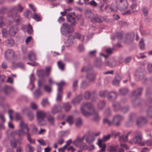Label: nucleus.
I'll use <instances>...</instances> for the list:
<instances>
[{
    "instance_id": "obj_20",
    "label": "nucleus",
    "mask_w": 152,
    "mask_h": 152,
    "mask_svg": "<svg viewBox=\"0 0 152 152\" xmlns=\"http://www.w3.org/2000/svg\"><path fill=\"white\" fill-rule=\"evenodd\" d=\"M129 91L128 89L126 88H121L119 90L118 94L121 95H124L127 94Z\"/></svg>"
},
{
    "instance_id": "obj_29",
    "label": "nucleus",
    "mask_w": 152,
    "mask_h": 152,
    "mask_svg": "<svg viewBox=\"0 0 152 152\" xmlns=\"http://www.w3.org/2000/svg\"><path fill=\"white\" fill-rule=\"evenodd\" d=\"M118 145L109 146L107 147V150L110 152H115L118 148Z\"/></svg>"
},
{
    "instance_id": "obj_55",
    "label": "nucleus",
    "mask_w": 152,
    "mask_h": 152,
    "mask_svg": "<svg viewBox=\"0 0 152 152\" xmlns=\"http://www.w3.org/2000/svg\"><path fill=\"white\" fill-rule=\"evenodd\" d=\"M11 146L13 148H15L17 147V141L16 140L13 139L11 142Z\"/></svg>"
},
{
    "instance_id": "obj_48",
    "label": "nucleus",
    "mask_w": 152,
    "mask_h": 152,
    "mask_svg": "<svg viewBox=\"0 0 152 152\" xmlns=\"http://www.w3.org/2000/svg\"><path fill=\"white\" fill-rule=\"evenodd\" d=\"M142 145H147L149 146H152V139L147 140L145 143H142Z\"/></svg>"
},
{
    "instance_id": "obj_50",
    "label": "nucleus",
    "mask_w": 152,
    "mask_h": 152,
    "mask_svg": "<svg viewBox=\"0 0 152 152\" xmlns=\"http://www.w3.org/2000/svg\"><path fill=\"white\" fill-rule=\"evenodd\" d=\"M142 11L144 15L145 16H146L148 14V8L145 7H143L142 8Z\"/></svg>"
},
{
    "instance_id": "obj_15",
    "label": "nucleus",
    "mask_w": 152,
    "mask_h": 152,
    "mask_svg": "<svg viewBox=\"0 0 152 152\" xmlns=\"http://www.w3.org/2000/svg\"><path fill=\"white\" fill-rule=\"evenodd\" d=\"M133 123V114L131 113L129 114L127 120L126 124L127 126H132Z\"/></svg>"
},
{
    "instance_id": "obj_64",
    "label": "nucleus",
    "mask_w": 152,
    "mask_h": 152,
    "mask_svg": "<svg viewBox=\"0 0 152 152\" xmlns=\"http://www.w3.org/2000/svg\"><path fill=\"white\" fill-rule=\"evenodd\" d=\"M90 93L88 91L85 92L84 94V97L86 99H88L90 97Z\"/></svg>"
},
{
    "instance_id": "obj_27",
    "label": "nucleus",
    "mask_w": 152,
    "mask_h": 152,
    "mask_svg": "<svg viewBox=\"0 0 152 152\" xmlns=\"http://www.w3.org/2000/svg\"><path fill=\"white\" fill-rule=\"evenodd\" d=\"M82 99V96L80 95L77 96L75 98L73 99L72 101L73 104H75L79 103Z\"/></svg>"
},
{
    "instance_id": "obj_56",
    "label": "nucleus",
    "mask_w": 152,
    "mask_h": 152,
    "mask_svg": "<svg viewBox=\"0 0 152 152\" xmlns=\"http://www.w3.org/2000/svg\"><path fill=\"white\" fill-rule=\"evenodd\" d=\"M110 115V111L109 108L106 110L104 113V115L105 117H108Z\"/></svg>"
},
{
    "instance_id": "obj_7",
    "label": "nucleus",
    "mask_w": 152,
    "mask_h": 152,
    "mask_svg": "<svg viewBox=\"0 0 152 152\" xmlns=\"http://www.w3.org/2000/svg\"><path fill=\"white\" fill-rule=\"evenodd\" d=\"M51 67L50 66L47 67L45 70H38L37 73L39 77H42L45 76H48L50 74Z\"/></svg>"
},
{
    "instance_id": "obj_26",
    "label": "nucleus",
    "mask_w": 152,
    "mask_h": 152,
    "mask_svg": "<svg viewBox=\"0 0 152 152\" xmlns=\"http://www.w3.org/2000/svg\"><path fill=\"white\" fill-rule=\"evenodd\" d=\"M25 149L27 152H34L35 149L30 144H27L25 147Z\"/></svg>"
},
{
    "instance_id": "obj_4",
    "label": "nucleus",
    "mask_w": 152,
    "mask_h": 152,
    "mask_svg": "<svg viewBox=\"0 0 152 152\" xmlns=\"http://www.w3.org/2000/svg\"><path fill=\"white\" fill-rule=\"evenodd\" d=\"M65 82L64 81H61L60 83H56V85L58 86V93L56 97V100L58 102H61L62 97V86L65 84Z\"/></svg>"
},
{
    "instance_id": "obj_1",
    "label": "nucleus",
    "mask_w": 152,
    "mask_h": 152,
    "mask_svg": "<svg viewBox=\"0 0 152 152\" xmlns=\"http://www.w3.org/2000/svg\"><path fill=\"white\" fill-rule=\"evenodd\" d=\"M87 107L88 109H91L93 108V106L91 103L84 102L83 103L80 107V110L82 114L86 117L89 116L91 115H94V119L95 121H99L100 117L99 115L97 113L96 111L94 109H93L92 112H89L86 110L84 108Z\"/></svg>"
},
{
    "instance_id": "obj_16",
    "label": "nucleus",
    "mask_w": 152,
    "mask_h": 152,
    "mask_svg": "<svg viewBox=\"0 0 152 152\" xmlns=\"http://www.w3.org/2000/svg\"><path fill=\"white\" fill-rule=\"evenodd\" d=\"M18 29L16 26H13L9 29V33L12 36H14L18 32Z\"/></svg>"
},
{
    "instance_id": "obj_60",
    "label": "nucleus",
    "mask_w": 152,
    "mask_h": 152,
    "mask_svg": "<svg viewBox=\"0 0 152 152\" xmlns=\"http://www.w3.org/2000/svg\"><path fill=\"white\" fill-rule=\"evenodd\" d=\"M27 32L29 34H31L33 31L32 26L30 25H29L27 27Z\"/></svg>"
},
{
    "instance_id": "obj_14",
    "label": "nucleus",
    "mask_w": 152,
    "mask_h": 152,
    "mask_svg": "<svg viewBox=\"0 0 152 152\" xmlns=\"http://www.w3.org/2000/svg\"><path fill=\"white\" fill-rule=\"evenodd\" d=\"M69 37L67 40L65 41V43L66 45V47H69L72 45L74 42L73 41L74 39V37L71 35H69Z\"/></svg>"
},
{
    "instance_id": "obj_63",
    "label": "nucleus",
    "mask_w": 152,
    "mask_h": 152,
    "mask_svg": "<svg viewBox=\"0 0 152 152\" xmlns=\"http://www.w3.org/2000/svg\"><path fill=\"white\" fill-rule=\"evenodd\" d=\"M2 34L4 37H6L7 36V31L5 28L2 29Z\"/></svg>"
},
{
    "instance_id": "obj_22",
    "label": "nucleus",
    "mask_w": 152,
    "mask_h": 152,
    "mask_svg": "<svg viewBox=\"0 0 152 152\" xmlns=\"http://www.w3.org/2000/svg\"><path fill=\"white\" fill-rule=\"evenodd\" d=\"M117 8H118L116 4V5H115L114 4H112L110 6H107L105 7L106 10H110L111 12L115 11Z\"/></svg>"
},
{
    "instance_id": "obj_42",
    "label": "nucleus",
    "mask_w": 152,
    "mask_h": 152,
    "mask_svg": "<svg viewBox=\"0 0 152 152\" xmlns=\"http://www.w3.org/2000/svg\"><path fill=\"white\" fill-rule=\"evenodd\" d=\"M30 106L34 110H37L38 108V104L34 102L31 103Z\"/></svg>"
},
{
    "instance_id": "obj_25",
    "label": "nucleus",
    "mask_w": 152,
    "mask_h": 152,
    "mask_svg": "<svg viewBox=\"0 0 152 152\" xmlns=\"http://www.w3.org/2000/svg\"><path fill=\"white\" fill-rule=\"evenodd\" d=\"M20 126L21 129L24 130L26 129L27 132H28L29 131V129L27 127V124L24 123L23 121H21L20 123Z\"/></svg>"
},
{
    "instance_id": "obj_49",
    "label": "nucleus",
    "mask_w": 152,
    "mask_h": 152,
    "mask_svg": "<svg viewBox=\"0 0 152 152\" xmlns=\"http://www.w3.org/2000/svg\"><path fill=\"white\" fill-rule=\"evenodd\" d=\"M139 46L140 49L143 50L144 49L145 45L143 39H141L140 41Z\"/></svg>"
},
{
    "instance_id": "obj_21",
    "label": "nucleus",
    "mask_w": 152,
    "mask_h": 152,
    "mask_svg": "<svg viewBox=\"0 0 152 152\" xmlns=\"http://www.w3.org/2000/svg\"><path fill=\"white\" fill-rule=\"evenodd\" d=\"M75 38L76 39H78L82 42L84 41L85 39H86V40L88 39L87 37H85L84 36H81L80 34L79 33H76L75 34Z\"/></svg>"
},
{
    "instance_id": "obj_19",
    "label": "nucleus",
    "mask_w": 152,
    "mask_h": 152,
    "mask_svg": "<svg viewBox=\"0 0 152 152\" xmlns=\"http://www.w3.org/2000/svg\"><path fill=\"white\" fill-rule=\"evenodd\" d=\"M121 80V77L119 75H116L113 81V85L116 86H118L119 84V82Z\"/></svg>"
},
{
    "instance_id": "obj_47",
    "label": "nucleus",
    "mask_w": 152,
    "mask_h": 152,
    "mask_svg": "<svg viewBox=\"0 0 152 152\" xmlns=\"http://www.w3.org/2000/svg\"><path fill=\"white\" fill-rule=\"evenodd\" d=\"M129 134H128V135ZM127 136H125L124 135H122L119 138V140L120 142L122 141L126 142L127 140Z\"/></svg>"
},
{
    "instance_id": "obj_61",
    "label": "nucleus",
    "mask_w": 152,
    "mask_h": 152,
    "mask_svg": "<svg viewBox=\"0 0 152 152\" xmlns=\"http://www.w3.org/2000/svg\"><path fill=\"white\" fill-rule=\"evenodd\" d=\"M142 92V89H139L136 90L134 93V96L135 95H140Z\"/></svg>"
},
{
    "instance_id": "obj_6",
    "label": "nucleus",
    "mask_w": 152,
    "mask_h": 152,
    "mask_svg": "<svg viewBox=\"0 0 152 152\" xmlns=\"http://www.w3.org/2000/svg\"><path fill=\"white\" fill-rule=\"evenodd\" d=\"M124 119V118L123 116L119 114H116L113 116V124L117 126H118L120 125L121 121Z\"/></svg>"
},
{
    "instance_id": "obj_37",
    "label": "nucleus",
    "mask_w": 152,
    "mask_h": 152,
    "mask_svg": "<svg viewBox=\"0 0 152 152\" xmlns=\"http://www.w3.org/2000/svg\"><path fill=\"white\" fill-rule=\"evenodd\" d=\"M71 107L69 104L68 103H65L63 104V108L65 109L66 111H67L69 110Z\"/></svg>"
},
{
    "instance_id": "obj_17",
    "label": "nucleus",
    "mask_w": 152,
    "mask_h": 152,
    "mask_svg": "<svg viewBox=\"0 0 152 152\" xmlns=\"http://www.w3.org/2000/svg\"><path fill=\"white\" fill-rule=\"evenodd\" d=\"M23 9V7L20 4H19L17 6H15L12 7L11 10L12 12H17L18 11L21 12Z\"/></svg>"
},
{
    "instance_id": "obj_2",
    "label": "nucleus",
    "mask_w": 152,
    "mask_h": 152,
    "mask_svg": "<svg viewBox=\"0 0 152 152\" xmlns=\"http://www.w3.org/2000/svg\"><path fill=\"white\" fill-rule=\"evenodd\" d=\"M47 115V113L43 111L39 110L37 112V121L39 125L43 126L46 124L45 118Z\"/></svg>"
},
{
    "instance_id": "obj_36",
    "label": "nucleus",
    "mask_w": 152,
    "mask_h": 152,
    "mask_svg": "<svg viewBox=\"0 0 152 152\" xmlns=\"http://www.w3.org/2000/svg\"><path fill=\"white\" fill-rule=\"evenodd\" d=\"M47 118L50 124L51 125L54 124V118L53 117L51 116L50 115H49L47 116Z\"/></svg>"
},
{
    "instance_id": "obj_30",
    "label": "nucleus",
    "mask_w": 152,
    "mask_h": 152,
    "mask_svg": "<svg viewBox=\"0 0 152 152\" xmlns=\"http://www.w3.org/2000/svg\"><path fill=\"white\" fill-rule=\"evenodd\" d=\"M5 43L8 46H12L14 44V40L11 38L8 39L6 40Z\"/></svg>"
},
{
    "instance_id": "obj_10",
    "label": "nucleus",
    "mask_w": 152,
    "mask_h": 152,
    "mask_svg": "<svg viewBox=\"0 0 152 152\" xmlns=\"http://www.w3.org/2000/svg\"><path fill=\"white\" fill-rule=\"evenodd\" d=\"M117 96L118 94L115 91L108 92L107 95L108 99L111 101L115 100L117 98Z\"/></svg>"
},
{
    "instance_id": "obj_5",
    "label": "nucleus",
    "mask_w": 152,
    "mask_h": 152,
    "mask_svg": "<svg viewBox=\"0 0 152 152\" xmlns=\"http://www.w3.org/2000/svg\"><path fill=\"white\" fill-rule=\"evenodd\" d=\"M117 6L122 10L127 8L128 4L127 0H117L115 1Z\"/></svg>"
},
{
    "instance_id": "obj_3",
    "label": "nucleus",
    "mask_w": 152,
    "mask_h": 152,
    "mask_svg": "<svg viewBox=\"0 0 152 152\" xmlns=\"http://www.w3.org/2000/svg\"><path fill=\"white\" fill-rule=\"evenodd\" d=\"M73 30V28L68 24L66 23L62 24V26L61 28V32L63 34L66 36H68L71 35Z\"/></svg>"
},
{
    "instance_id": "obj_57",
    "label": "nucleus",
    "mask_w": 152,
    "mask_h": 152,
    "mask_svg": "<svg viewBox=\"0 0 152 152\" xmlns=\"http://www.w3.org/2000/svg\"><path fill=\"white\" fill-rule=\"evenodd\" d=\"M68 17L71 19H75L76 15L75 12H71L69 13L68 15Z\"/></svg>"
},
{
    "instance_id": "obj_35",
    "label": "nucleus",
    "mask_w": 152,
    "mask_h": 152,
    "mask_svg": "<svg viewBox=\"0 0 152 152\" xmlns=\"http://www.w3.org/2000/svg\"><path fill=\"white\" fill-rule=\"evenodd\" d=\"M42 94V92L39 88L37 89L34 93V96L36 98L39 97Z\"/></svg>"
},
{
    "instance_id": "obj_23",
    "label": "nucleus",
    "mask_w": 152,
    "mask_h": 152,
    "mask_svg": "<svg viewBox=\"0 0 152 152\" xmlns=\"http://www.w3.org/2000/svg\"><path fill=\"white\" fill-rule=\"evenodd\" d=\"M113 108L115 111H118L120 110L121 107L120 103L118 102H114L113 104Z\"/></svg>"
},
{
    "instance_id": "obj_18",
    "label": "nucleus",
    "mask_w": 152,
    "mask_h": 152,
    "mask_svg": "<svg viewBox=\"0 0 152 152\" xmlns=\"http://www.w3.org/2000/svg\"><path fill=\"white\" fill-rule=\"evenodd\" d=\"M102 140L100 139L98 140V145L101 149L99 150L100 152H103L105 151L106 147V145L105 144H102Z\"/></svg>"
},
{
    "instance_id": "obj_31",
    "label": "nucleus",
    "mask_w": 152,
    "mask_h": 152,
    "mask_svg": "<svg viewBox=\"0 0 152 152\" xmlns=\"http://www.w3.org/2000/svg\"><path fill=\"white\" fill-rule=\"evenodd\" d=\"M66 121L69 125L72 124L74 122L73 116L72 115L69 116L66 119Z\"/></svg>"
},
{
    "instance_id": "obj_46",
    "label": "nucleus",
    "mask_w": 152,
    "mask_h": 152,
    "mask_svg": "<svg viewBox=\"0 0 152 152\" xmlns=\"http://www.w3.org/2000/svg\"><path fill=\"white\" fill-rule=\"evenodd\" d=\"M110 137L111 135L110 134H108L107 135L104 136L103 137L102 140V142H105L108 141L110 139Z\"/></svg>"
},
{
    "instance_id": "obj_12",
    "label": "nucleus",
    "mask_w": 152,
    "mask_h": 152,
    "mask_svg": "<svg viewBox=\"0 0 152 152\" xmlns=\"http://www.w3.org/2000/svg\"><path fill=\"white\" fill-rule=\"evenodd\" d=\"M61 107L59 104L54 105L51 109V112L53 114H55L61 111Z\"/></svg>"
},
{
    "instance_id": "obj_24",
    "label": "nucleus",
    "mask_w": 152,
    "mask_h": 152,
    "mask_svg": "<svg viewBox=\"0 0 152 152\" xmlns=\"http://www.w3.org/2000/svg\"><path fill=\"white\" fill-rule=\"evenodd\" d=\"M86 77L89 82H91L95 80V75L94 74L90 72L87 74Z\"/></svg>"
},
{
    "instance_id": "obj_53",
    "label": "nucleus",
    "mask_w": 152,
    "mask_h": 152,
    "mask_svg": "<svg viewBox=\"0 0 152 152\" xmlns=\"http://www.w3.org/2000/svg\"><path fill=\"white\" fill-rule=\"evenodd\" d=\"M78 147L80 148V149H85L87 148V146L86 144L83 141Z\"/></svg>"
},
{
    "instance_id": "obj_28",
    "label": "nucleus",
    "mask_w": 152,
    "mask_h": 152,
    "mask_svg": "<svg viewBox=\"0 0 152 152\" xmlns=\"http://www.w3.org/2000/svg\"><path fill=\"white\" fill-rule=\"evenodd\" d=\"M28 58L31 61H33L36 60V57L32 52H30L28 55Z\"/></svg>"
},
{
    "instance_id": "obj_9",
    "label": "nucleus",
    "mask_w": 152,
    "mask_h": 152,
    "mask_svg": "<svg viewBox=\"0 0 152 152\" xmlns=\"http://www.w3.org/2000/svg\"><path fill=\"white\" fill-rule=\"evenodd\" d=\"M147 119L143 116L139 117L137 120V124L139 126L144 125L147 122Z\"/></svg>"
},
{
    "instance_id": "obj_8",
    "label": "nucleus",
    "mask_w": 152,
    "mask_h": 152,
    "mask_svg": "<svg viewBox=\"0 0 152 152\" xmlns=\"http://www.w3.org/2000/svg\"><path fill=\"white\" fill-rule=\"evenodd\" d=\"M142 140L141 133L140 132H136L135 136L134 138V142L135 143H137L142 145V143H141Z\"/></svg>"
},
{
    "instance_id": "obj_11",
    "label": "nucleus",
    "mask_w": 152,
    "mask_h": 152,
    "mask_svg": "<svg viewBox=\"0 0 152 152\" xmlns=\"http://www.w3.org/2000/svg\"><path fill=\"white\" fill-rule=\"evenodd\" d=\"M86 137L84 135L82 137H78L76 139L73 141V144L76 147H78Z\"/></svg>"
},
{
    "instance_id": "obj_45",
    "label": "nucleus",
    "mask_w": 152,
    "mask_h": 152,
    "mask_svg": "<svg viewBox=\"0 0 152 152\" xmlns=\"http://www.w3.org/2000/svg\"><path fill=\"white\" fill-rule=\"evenodd\" d=\"M69 134V132L68 131H61L59 132L60 136L61 137L67 136Z\"/></svg>"
},
{
    "instance_id": "obj_51",
    "label": "nucleus",
    "mask_w": 152,
    "mask_h": 152,
    "mask_svg": "<svg viewBox=\"0 0 152 152\" xmlns=\"http://www.w3.org/2000/svg\"><path fill=\"white\" fill-rule=\"evenodd\" d=\"M45 90L48 92H50L51 91V86L49 85H46L44 87Z\"/></svg>"
},
{
    "instance_id": "obj_52",
    "label": "nucleus",
    "mask_w": 152,
    "mask_h": 152,
    "mask_svg": "<svg viewBox=\"0 0 152 152\" xmlns=\"http://www.w3.org/2000/svg\"><path fill=\"white\" fill-rule=\"evenodd\" d=\"M16 133L19 136H23L25 133L24 130L21 129L20 130L17 131Z\"/></svg>"
},
{
    "instance_id": "obj_40",
    "label": "nucleus",
    "mask_w": 152,
    "mask_h": 152,
    "mask_svg": "<svg viewBox=\"0 0 152 152\" xmlns=\"http://www.w3.org/2000/svg\"><path fill=\"white\" fill-rule=\"evenodd\" d=\"M12 90V87L8 86H6L4 87V91L7 94H8L9 92Z\"/></svg>"
},
{
    "instance_id": "obj_33",
    "label": "nucleus",
    "mask_w": 152,
    "mask_h": 152,
    "mask_svg": "<svg viewBox=\"0 0 152 152\" xmlns=\"http://www.w3.org/2000/svg\"><path fill=\"white\" fill-rule=\"evenodd\" d=\"M90 16H89V18L91 19H100L101 17L97 14L94 15L92 12L90 13Z\"/></svg>"
},
{
    "instance_id": "obj_41",
    "label": "nucleus",
    "mask_w": 152,
    "mask_h": 152,
    "mask_svg": "<svg viewBox=\"0 0 152 152\" xmlns=\"http://www.w3.org/2000/svg\"><path fill=\"white\" fill-rule=\"evenodd\" d=\"M104 123L107 124L109 126H111L113 124V122L112 121H110L107 118H105L103 120Z\"/></svg>"
},
{
    "instance_id": "obj_39",
    "label": "nucleus",
    "mask_w": 152,
    "mask_h": 152,
    "mask_svg": "<svg viewBox=\"0 0 152 152\" xmlns=\"http://www.w3.org/2000/svg\"><path fill=\"white\" fill-rule=\"evenodd\" d=\"M76 122V126L80 127L82 125V120L81 118H77Z\"/></svg>"
},
{
    "instance_id": "obj_38",
    "label": "nucleus",
    "mask_w": 152,
    "mask_h": 152,
    "mask_svg": "<svg viewBox=\"0 0 152 152\" xmlns=\"http://www.w3.org/2000/svg\"><path fill=\"white\" fill-rule=\"evenodd\" d=\"M108 91H101L99 92V96L102 97H104L107 95Z\"/></svg>"
},
{
    "instance_id": "obj_34",
    "label": "nucleus",
    "mask_w": 152,
    "mask_h": 152,
    "mask_svg": "<svg viewBox=\"0 0 152 152\" xmlns=\"http://www.w3.org/2000/svg\"><path fill=\"white\" fill-rule=\"evenodd\" d=\"M105 102L104 101H100L97 104V107L99 109H102L105 105Z\"/></svg>"
},
{
    "instance_id": "obj_54",
    "label": "nucleus",
    "mask_w": 152,
    "mask_h": 152,
    "mask_svg": "<svg viewBox=\"0 0 152 152\" xmlns=\"http://www.w3.org/2000/svg\"><path fill=\"white\" fill-rule=\"evenodd\" d=\"M58 65L59 68L60 69H61V70H63L64 69V63H63L61 61H59L58 62Z\"/></svg>"
},
{
    "instance_id": "obj_13",
    "label": "nucleus",
    "mask_w": 152,
    "mask_h": 152,
    "mask_svg": "<svg viewBox=\"0 0 152 152\" xmlns=\"http://www.w3.org/2000/svg\"><path fill=\"white\" fill-rule=\"evenodd\" d=\"M14 55V51L10 49L7 50L5 54V57L7 59L13 58Z\"/></svg>"
},
{
    "instance_id": "obj_32",
    "label": "nucleus",
    "mask_w": 152,
    "mask_h": 152,
    "mask_svg": "<svg viewBox=\"0 0 152 152\" xmlns=\"http://www.w3.org/2000/svg\"><path fill=\"white\" fill-rule=\"evenodd\" d=\"M41 104L43 107H45L47 105H49L50 103L48 99L46 98L42 99Z\"/></svg>"
},
{
    "instance_id": "obj_58",
    "label": "nucleus",
    "mask_w": 152,
    "mask_h": 152,
    "mask_svg": "<svg viewBox=\"0 0 152 152\" xmlns=\"http://www.w3.org/2000/svg\"><path fill=\"white\" fill-rule=\"evenodd\" d=\"M129 108L127 106H125L121 108L120 110L123 113H126L128 111Z\"/></svg>"
},
{
    "instance_id": "obj_59",
    "label": "nucleus",
    "mask_w": 152,
    "mask_h": 152,
    "mask_svg": "<svg viewBox=\"0 0 152 152\" xmlns=\"http://www.w3.org/2000/svg\"><path fill=\"white\" fill-rule=\"evenodd\" d=\"M152 107H150L149 110L147 111V116H149L152 118Z\"/></svg>"
},
{
    "instance_id": "obj_43",
    "label": "nucleus",
    "mask_w": 152,
    "mask_h": 152,
    "mask_svg": "<svg viewBox=\"0 0 152 152\" xmlns=\"http://www.w3.org/2000/svg\"><path fill=\"white\" fill-rule=\"evenodd\" d=\"M27 135V139L30 143L34 144L35 143V140L34 139H32L30 137V135L28 132L26 133Z\"/></svg>"
},
{
    "instance_id": "obj_44",
    "label": "nucleus",
    "mask_w": 152,
    "mask_h": 152,
    "mask_svg": "<svg viewBox=\"0 0 152 152\" xmlns=\"http://www.w3.org/2000/svg\"><path fill=\"white\" fill-rule=\"evenodd\" d=\"M95 138L93 137H89L86 138V142L88 143H91L95 140Z\"/></svg>"
},
{
    "instance_id": "obj_62",
    "label": "nucleus",
    "mask_w": 152,
    "mask_h": 152,
    "mask_svg": "<svg viewBox=\"0 0 152 152\" xmlns=\"http://www.w3.org/2000/svg\"><path fill=\"white\" fill-rule=\"evenodd\" d=\"M88 4L94 7H96L97 6V3L94 0L90 1L89 2Z\"/></svg>"
}]
</instances>
